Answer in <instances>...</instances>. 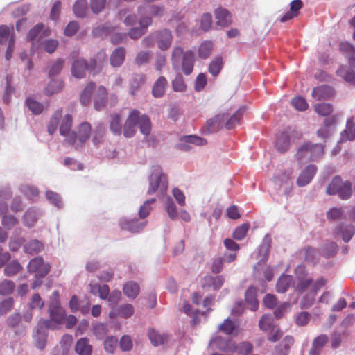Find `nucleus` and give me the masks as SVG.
<instances>
[{
  "instance_id": "f257e3e1",
  "label": "nucleus",
  "mask_w": 355,
  "mask_h": 355,
  "mask_svg": "<svg viewBox=\"0 0 355 355\" xmlns=\"http://www.w3.org/2000/svg\"><path fill=\"white\" fill-rule=\"evenodd\" d=\"M182 59L181 69L185 76L190 75L194 67L195 55L192 51H184L181 46H175L171 53V64L173 69L179 67V60Z\"/></svg>"
},
{
  "instance_id": "f03ea898",
  "label": "nucleus",
  "mask_w": 355,
  "mask_h": 355,
  "mask_svg": "<svg viewBox=\"0 0 355 355\" xmlns=\"http://www.w3.org/2000/svg\"><path fill=\"white\" fill-rule=\"evenodd\" d=\"M62 109L60 108L57 110L51 116L47 125V131L50 135H52L55 132L60 123L59 132L60 135H64L68 131L71 130L73 124L72 116L67 114L62 118Z\"/></svg>"
},
{
  "instance_id": "7ed1b4c3",
  "label": "nucleus",
  "mask_w": 355,
  "mask_h": 355,
  "mask_svg": "<svg viewBox=\"0 0 355 355\" xmlns=\"http://www.w3.org/2000/svg\"><path fill=\"white\" fill-rule=\"evenodd\" d=\"M149 187L147 191L148 195L157 193L158 195L163 196L168 189V180L163 173L160 166H155L152 173L149 177Z\"/></svg>"
},
{
  "instance_id": "20e7f679",
  "label": "nucleus",
  "mask_w": 355,
  "mask_h": 355,
  "mask_svg": "<svg viewBox=\"0 0 355 355\" xmlns=\"http://www.w3.org/2000/svg\"><path fill=\"white\" fill-rule=\"evenodd\" d=\"M329 195H338L342 200L349 199L352 194V183L349 180L343 181L339 175L335 176L327 188Z\"/></svg>"
},
{
  "instance_id": "39448f33",
  "label": "nucleus",
  "mask_w": 355,
  "mask_h": 355,
  "mask_svg": "<svg viewBox=\"0 0 355 355\" xmlns=\"http://www.w3.org/2000/svg\"><path fill=\"white\" fill-rule=\"evenodd\" d=\"M58 292L53 293L52 299L49 307V313L51 318L55 321L56 324H62L65 320V311L60 306L58 300Z\"/></svg>"
},
{
  "instance_id": "423d86ee",
  "label": "nucleus",
  "mask_w": 355,
  "mask_h": 355,
  "mask_svg": "<svg viewBox=\"0 0 355 355\" xmlns=\"http://www.w3.org/2000/svg\"><path fill=\"white\" fill-rule=\"evenodd\" d=\"M326 282L327 281L322 277L314 282L309 293L305 295L300 302L301 309H308L313 304L315 296L318 291L326 284Z\"/></svg>"
},
{
  "instance_id": "0eeeda50",
  "label": "nucleus",
  "mask_w": 355,
  "mask_h": 355,
  "mask_svg": "<svg viewBox=\"0 0 355 355\" xmlns=\"http://www.w3.org/2000/svg\"><path fill=\"white\" fill-rule=\"evenodd\" d=\"M27 268L30 273L37 272V276L40 277H44L50 271V266L45 263L40 257L31 259Z\"/></svg>"
},
{
  "instance_id": "6e6552de",
  "label": "nucleus",
  "mask_w": 355,
  "mask_h": 355,
  "mask_svg": "<svg viewBox=\"0 0 355 355\" xmlns=\"http://www.w3.org/2000/svg\"><path fill=\"white\" fill-rule=\"evenodd\" d=\"M227 118L228 114L222 113L207 120L203 128L204 132L209 134L220 130L224 126L225 121L227 119Z\"/></svg>"
},
{
  "instance_id": "1a4fd4ad",
  "label": "nucleus",
  "mask_w": 355,
  "mask_h": 355,
  "mask_svg": "<svg viewBox=\"0 0 355 355\" xmlns=\"http://www.w3.org/2000/svg\"><path fill=\"white\" fill-rule=\"evenodd\" d=\"M158 48L162 51L168 50L173 42V35L170 30L164 28L154 32Z\"/></svg>"
},
{
  "instance_id": "9d476101",
  "label": "nucleus",
  "mask_w": 355,
  "mask_h": 355,
  "mask_svg": "<svg viewBox=\"0 0 355 355\" xmlns=\"http://www.w3.org/2000/svg\"><path fill=\"white\" fill-rule=\"evenodd\" d=\"M107 90L105 87L101 85L98 87L94 97V107L97 111L105 108L107 100Z\"/></svg>"
},
{
  "instance_id": "9b49d317",
  "label": "nucleus",
  "mask_w": 355,
  "mask_h": 355,
  "mask_svg": "<svg viewBox=\"0 0 355 355\" xmlns=\"http://www.w3.org/2000/svg\"><path fill=\"white\" fill-rule=\"evenodd\" d=\"M88 69L89 64L85 59H76L72 64L71 73L76 78H83Z\"/></svg>"
},
{
  "instance_id": "f8f14e48",
  "label": "nucleus",
  "mask_w": 355,
  "mask_h": 355,
  "mask_svg": "<svg viewBox=\"0 0 355 355\" xmlns=\"http://www.w3.org/2000/svg\"><path fill=\"white\" fill-rule=\"evenodd\" d=\"M168 87L167 79L163 76H159L153 83L152 87V95L156 98L163 97Z\"/></svg>"
},
{
  "instance_id": "ddd939ff",
  "label": "nucleus",
  "mask_w": 355,
  "mask_h": 355,
  "mask_svg": "<svg viewBox=\"0 0 355 355\" xmlns=\"http://www.w3.org/2000/svg\"><path fill=\"white\" fill-rule=\"evenodd\" d=\"M317 171L315 165L310 164L307 166L300 174L297 179V184L299 187H304L308 184L314 177Z\"/></svg>"
},
{
  "instance_id": "4468645a",
  "label": "nucleus",
  "mask_w": 355,
  "mask_h": 355,
  "mask_svg": "<svg viewBox=\"0 0 355 355\" xmlns=\"http://www.w3.org/2000/svg\"><path fill=\"white\" fill-rule=\"evenodd\" d=\"M333 234L335 238L340 235L343 241L347 243L352 238L354 228L351 225L341 224L334 229Z\"/></svg>"
},
{
  "instance_id": "2eb2a0df",
  "label": "nucleus",
  "mask_w": 355,
  "mask_h": 355,
  "mask_svg": "<svg viewBox=\"0 0 355 355\" xmlns=\"http://www.w3.org/2000/svg\"><path fill=\"white\" fill-rule=\"evenodd\" d=\"M146 76L144 73H135L132 75L129 83V93L132 96H135L137 92L145 84Z\"/></svg>"
},
{
  "instance_id": "dca6fc26",
  "label": "nucleus",
  "mask_w": 355,
  "mask_h": 355,
  "mask_svg": "<svg viewBox=\"0 0 355 355\" xmlns=\"http://www.w3.org/2000/svg\"><path fill=\"white\" fill-rule=\"evenodd\" d=\"M137 119V110L130 111L124 125L123 135L125 137H131L135 133V120Z\"/></svg>"
},
{
  "instance_id": "f3484780",
  "label": "nucleus",
  "mask_w": 355,
  "mask_h": 355,
  "mask_svg": "<svg viewBox=\"0 0 355 355\" xmlns=\"http://www.w3.org/2000/svg\"><path fill=\"white\" fill-rule=\"evenodd\" d=\"M334 94L332 87L328 85H322L314 87L312 91V96L317 101L329 98Z\"/></svg>"
},
{
  "instance_id": "a211bd4d",
  "label": "nucleus",
  "mask_w": 355,
  "mask_h": 355,
  "mask_svg": "<svg viewBox=\"0 0 355 355\" xmlns=\"http://www.w3.org/2000/svg\"><path fill=\"white\" fill-rule=\"evenodd\" d=\"M106 57L105 51L98 52L94 58L90 60L89 69L94 71V73L100 72L106 61Z\"/></svg>"
},
{
  "instance_id": "6ab92c4d",
  "label": "nucleus",
  "mask_w": 355,
  "mask_h": 355,
  "mask_svg": "<svg viewBox=\"0 0 355 355\" xmlns=\"http://www.w3.org/2000/svg\"><path fill=\"white\" fill-rule=\"evenodd\" d=\"M294 339L291 336H286L283 340L275 347L276 355H288Z\"/></svg>"
},
{
  "instance_id": "aec40b11",
  "label": "nucleus",
  "mask_w": 355,
  "mask_h": 355,
  "mask_svg": "<svg viewBox=\"0 0 355 355\" xmlns=\"http://www.w3.org/2000/svg\"><path fill=\"white\" fill-rule=\"evenodd\" d=\"M329 338L325 334H321L316 337L312 342L309 350V355H320L322 347L327 343Z\"/></svg>"
},
{
  "instance_id": "412c9836",
  "label": "nucleus",
  "mask_w": 355,
  "mask_h": 355,
  "mask_svg": "<svg viewBox=\"0 0 355 355\" xmlns=\"http://www.w3.org/2000/svg\"><path fill=\"white\" fill-rule=\"evenodd\" d=\"M216 24L221 27H226L231 24V14L225 8H218L215 10Z\"/></svg>"
},
{
  "instance_id": "4be33fe9",
  "label": "nucleus",
  "mask_w": 355,
  "mask_h": 355,
  "mask_svg": "<svg viewBox=\"0 0 355 355\" xmlns=\"http://www.w3.org/2000/svg\"><path fill=\"white\" fill-rule=\"evenodd\" d=\"M96 87L94 82H89L80 95V102L83 105L87 106L91 103L92 96Z\"/></svg>"
},
{
  "instance_id": "5701e85b",
  "label": "nucleus",
  "mask_w": 355,
  "mask_h": 355,
  "mask_svg": "<svg viewBox=\"0 0 355 355\" xmlns=\"http://www.w3.org/2000/svg\"><path fill=\"white\" fill-rule=\"evenodd\" d=\"M146 225V223H140L138 219L123 220L121 222V227L123 230L131 232H137L142 230Z\"/></svg>"
},
{
  "instance_id": "b1692460",
  "label": "nucleus",
  "mask_w": 355,
  "mask_h": 355,
  "mask_svg": "<svg viewBox=\"0 0 355 355\" xmlns=\"http://www.w3.org/2000/svg\"><path fill=\"white\" fill-rule=\"evenodd\" d=\"M135 125H138L142 134L148 135L151 131V122L146 115H141L137 111V119L135 120Z\"/></svg>"
},
{
  "instance_id": "393cba45",
  "label": "nucleus",
  "mask_w": 355,
  "mask_h": 355,
  "mask_svg": "<svg viewBox=\"0 0 355 355\" xmlns=\"http://www.w3.org/2000/svg\"><path fill=\"white\" fill-rule=\"evenodd\" d=\"M125 58V49L123 47L116 48L110 55V64L113 67H120Z\"/></svg>"
},
{
  "instance_id": "a878e982",
  "label": "nucleus",
  "mask_w": 355,
  "mask_h": 355,
  "mask_svg": "<svg viewBox=\"0 0 355 355\" xmlns=\"http://www.w3.org/2000/svg\"><path fill=\"white\" fill-rule=\"evenodd\" d=\"M75 350L78 355H91L92 346L89 345L87 338H82L77 341Z\"/></svg>"
},
{
  "instance_id": "bb28decb",
  "label": "nucleus",
  "mask_w": 355,
  "mask_h": 355,
  "mask_svg": "<svg viewBox=\"0 0 355 355\" xmlns=\"http://www.w3.org/2000/svg\"><path fill=\"white\" fill-rule=\"evenodd\" d=\"M293 277L291 275H282L276 284V291L277 293H286L291 285L293 284Z\"/></svg>"
},
{
  "instance_id": "cd10ccee",
  "label": "nucleus",
  "mask_w": 355,
  "mask_h": 355,
  "mask_svg": "<svg viewBox=\"0 0 355 355\" xmlns=\"http://www.w3.org/2000/svg\"><path fill=\"white\" fill-rule=\"evenodd\" d=\"M340 50L343 53H346L351 66L355 67V49L349 42H342L340 45Z\"/></svg>"
},
{
  "instance_id": "c85d7f7f",
  "label": "nucleus",
  "mask_w": 355,
  "mask_h": 355,
  "mask_svg": "<svg viewBox=\"0 0 355 355\" xmlns=\"http://www.w3.org/2000/svg\"><path fill=\"white\" fill-rule=\"evenodd\" d=\"M64 87V83L60 80L52 79L44 89L47 96H51L60 92Z\"/></svg>"
},
{
  "instance_id": "c756f323",
  "label": "nucleus",
  "mask_w": 355,
  "mask_h": 355,
  "mask_svg": "<svg viewBox=\"0 0 355 355\" xmlns=\"http://www.w3.org/2000/svg\"><path fill=\"white\" fill-rule=\"evenodd\" d=\"M14 39V28L13 26H8L6 25L0 26V44H5Z\"/></svg>"
},
{
  "instance_id": "7c9ffc66",
  "label": "nucleus",
  "mask_w": 355,
  "mask_h": 355,
  "mask_svg": "<svg viewBox=\"0 0 355 355\" xmlns=\"http://www.w3.org/2000/svg\"><path fill=\"white\" fill-rule=\"evenodd\" d=\"M123 293L129 298L135 299L139 293V286L134 282H128L123 286Z\"/></svg>"
},
{
  "instance_id": "2f4dec72",
  "label": "nucleus",
  "mask_w": 355,
  "mask_h": 355,
  "mask_svg": "<svg viewBox=\"0 0 355 355\" xmlns=\"http://www.w3.org/2000/svg\"><path fill=\"white\" fill-rule=\"evenodd\" d=\"M148 335L152 345L154 346L164 344L168 339L166 334H161L153 329L148 331Z\"/></svg>"
},
{
  "instance_id": "473e14b6",
  "label": "nucleus",
  "mask_w": 355,
  "mask_h": 355,
  "mask_svg": "<svg viewBox=\"0 0 355 355\" xmlns=\"http://www.w3.org/2000/svg\"><path fill=\"white\" fill-rule=\"evenodd\" d=\"M290 144L289 135L286 132H282L277 139L276 147L278 151L284 153L288 150Z\"/></svg>"
},
{
  "instance_id": "72a5a7b5",
  "label": "nucleus",
  "mask_w": 355,
  "mask_h": 355,
  "mask_svg": "<svg viewBox=\"0 0 355 355\" xmlns=\"http://www.w3.org/2000/svg\"><path fill=\"white\" fill-rule=\"evenodd\" d=\"M60 325V324H56L55 321L53 320L52 318H50V319L44 320L41 319L38 322L37 326V331L38 334L42 331L46 332V330L47 329H55L58 328V326Z\"/></svg>"
},
{
  "instance_id": "f704fd0d",
  "label": "nucleus",
  "mask_w": 355,
  "mask_h": 355,
  "mask_svg": "<svg viewBox=\"0 0 355 355\" xmlns=\"http://www.w3.org/2000/svg\"><path fill=\"white\" fill-rule=\"evenodd\" d=\"M92 127L87 122L82 123L78 128V139L80 143H85L91 134Z\"/></svg>"
},
{
  "instance_id": "c9c22d12",
  "label": "nucleus",
  "mask_w": 355,
  "mask_h": 355,
  "mask_svg": "<svg viewBox=\"0 0 355 355\" xmlns=\"http://www.w3.org/2000/svg\"><path fill=\"white\" fill-rule=\"evenodd\" d=\"M275 327L274 319L270 315L265 314L259 320V327L263 331H268Z\"/></svg>"
},
{
  "instance_id": "e433bc0d",
  "label": "nucleus",
  "mask_w": 355,
  "mask_h": 355,
  "mask_svg": "<svg viewBox=\"0 0 355 355\" xmlns=\"http://www.w3.org/2000/svg\"><path fill=\"white\" fill-rule=\"evenodd\" d=\"M245 301L251 305V309L255 311L258 307L257 290L254 287H249L245 292Z\"/></svg>"
},
{
  "instance_id": "4c0bfd02",
  "label": "nucleus",
  "mask_w": 355,
  "mask_h": 355,
  "mask_svg": "<svg viewBox=\"0 0 355 355\" xmlns=\"http://www.w3.org/2000/svg\"><path fill=\"white\" fill-rule=\"evenodd\" d=\"M310 143L307 142L302 145L297 150L296 156L300 162L311 160Z\"/></svg>"
},
{
  "instance_id": "58836bf2",
  "label": "nucleus",
  "mask_w": 355,
  "mask_h": 355,
  "mask_svg": "<svg viewBox=\"0 0 355 355\" xmlns=\"http://www.w3.org/2000/svg\"><path fill=\"white\" fill-rule=\"evenodd\" d=\"M44 249V245L38 240H32L24 245L25 252L33 254L41 252Z\"/></svg>"
},
{
  "instance_id": "ea45409f",
  "label": "nucleus",
  "mask_w": 355,
  "mask_h": 355,
  "mask_svg": "<svg viewBox=\"0 0 355 355\" xmlns=\"http://www.w3.org/2000/svg\"><path fill=\"white\" fill-rule=\"evenodd\" d=\"M303 254L304 260L309 262H315L318 260V250L311 246L304 248L300 251Z\"/></svg>"
},
{
  "instance_id": "a19ab883",
  "label": "nucleus",
  "mask_w": 355,
  "mask_h": 355,
  "mask_svg": "<svg viewBox=\"0 0 355 355\" xmlns=\"http://www.w3.org/2000/svg\"><path fill=\"white\" fill-rule=\"evenodd\" d=\"M22 270V266L17 261H12L8 263L4 268V274L11 277L17 275Z\"/></svg>"
},
{
  "instance_id": "79ce46f5",
  "label": "nucleus",
  "mask_w": 355,
  "mask_h": 355,
  "mask_svg": "<svg viewBox=\"0 0 355 355\" xmlns=\"http://www.w3.org/2000/svg\"><path fill=\"white\" fill-rule=\"evenodd\" d=\"M337 75L344 78L347 82H355L354 71L347 66H341L337 70Z\"/></svg>"
},
{
  "instance_id": "37998d69",
  "label": "nucleus",
  "mask_w": 355,
  "mask_h": 355,
  "mask_svg": "<svg viewBox=\"0 0 355 355\" xmlns=\"http://www.w3.org/2000/svg\"><path fill=\"white\" fill-rule=\"evenodd\" d=\"M338 252V245L335 242L326 243L322 248V255L325 258L334 257Z\"/></svg>"
},
{
  "instance_id": "c03bdc74",
  "label": "nucleus",
  "mask_w": 355,
  "mask_h": 355,
  "mask_svg": "<svg viewBox=\"0 0 355 355\" xmlns=\"http://www.w3.org/2000/svg\"><path fill=\"white\" fill-rule=\"evenodd\" d=\"M111 121L110 124V130L114 134L119 135L121 133V118L117 114L110 115Z\"/></svg>"
},
{
  "instance_id": "a18cd8bd",
  "label": "nucleus",
  "mask_w": 355,
  "mask_h": 355,
  "mask_svg": "<svg viewBox=\"0 0 355 355\" xmlns=\"http://www.w3.org/2000/svg\"><path fill=\"white\" fill-rule=\"evenodd\" d=\"M250 225L248 223H243L238 226L232 233L233 239L241 241L243 239L249 230Z\"/></svg>"
},
{
  "instance_id": "49530a36",
  "label": "nucleus",
  "mask_w": 355,
  "mask_h": 355,
  "mask_svg": "<svg viewBox=\"0 0 355 355\" xmlns=\"http://www.w3.org/2000/svg\"><path fill=\"white\" fill-rule=\"evenodd\" d=\"M87 10V2L85 0H78L73 6V12L77 17H85Z\"/></svg>"
},
{
  "instance_id": "de8ad7c7",
  "label": "nucleus",
  "mask_w": 355,
  "mask_h": 355,
  "mask_svg": "<svg viewBox=\"0 0 355 355\" xmlns=\"http://www.w3.org/2000/svg\"><path fill=\"white\" fill-rule=\"evenodd\" d=\"M243 114V111L241 110H237L232 116L230 118L228 117L224 123V126L227 130L232 129L237 123H239L241 116Z\"/></svg>"
},
{
  "instance_id": "09e8293b",
  "label": "nucleus",
  "mask_w": 355,
  "mask_h": 355,
  "mask_svg": "<svg viewBox=\"0 0 355 355\" xmlns=\"http://www.w3.org/2000/svg\"><path fill=\"white\" fill-rule=\"evenodd\" d=\"M223 59L218 57L212 60L209 66V72L214 77L217 76L223 68Z\"/></svg>"
},
{
  "instance_id": "8fccbe9b",
  "label": "nucleus",
  "mask_w": 355,
  "mask_h": 355,
  "mask_svg": "<svg viewBox=\"0 0 355 355\" xmlns=\"http://www.w3.org/2000/svg\"><path fill=\"white\" fill-rule=\"evenodd\" d=\"M37 221V212L33 209L26 211L23 217L24 225L28 227H33Z\"/></svg>"
},
{
  "instance_id": "3c124183",
  "label": "nucleus",
  "mask_w": 355,
  "mask_h": 355,
  "mask_svg": "<svg viewBox=\"0 0 355 355\" xmlns=\"http://www.w3.org/2000/svg\"><path fill=\"white\" fill-rule=\"evenodd\" d=\"M213 44L209 41H205L201 44L198 49V55L200 58H207L211 53Z\"/></svg>"
},
{
  "instance_id": "603ef678",
  "label": "nucleus",
  "mask_w": 355,
  "mask_h": 355,
  "mask_svg": "<svg viewBox=\"0 0 355 355\" xmlns=\"http://www.w3.org/2000/svg\"><path fill=\"white\" fill-rule=\"evenodd\" d=\"M171 84L173 89L177 92H183L187 89L184 78L180 73L176 75L175 78L172 80Z\"/></svg>"
},
{
  "instance_id": "864d4df0",
  "label": "nucleus",
  "mask_w": 355,
  "mask_h": 355,
  "mask_svg": "<svg viewBox=\"0 0 355 355\" xmlns=\"http://www.w3.org/2000/svg\"><path fill=\"white\" fill-rule=\"evenodd\" d=\"M26 103L28 109L34 114H40L44 110V105L33 98H27Z\"/></svg>"
},
{
  "instance_id": "5fc2aeb1",
  "label": "nucleus",
  "mask_w": 355,
  "mask_h": 355,
  "mask_svg": "<svg viewBox=\"0 0 355 355\" xmlns=\"http://www.w3.org/2000/svg\"><path fill=\"white\" fill-rule=\"evenodd\" d=\"M342 139L349 141L355 139V124L353 123L352 119L347 121V130L342 133Z\"/></svg>"
},
{
  "instance_id": "6e6d98bb",
  "label": "nucleus",
  "mask_w": 355,
  "mask_h": 355,
  "mask_svg": "<svg viewBox=\"0 0 355 355\" xmlns=\"http://www.w3.org/2000/svg\"><path fill=\"white\" fill-rule=\"evenodd\" d=\"M15 288V285L12 281L5 279L0 283V295H8L14 291Z\"/></svg>"
},
{
  "instance_id": "4d7b16f0",
  "label": "nucleus",
  "mask_w": 355,
  "mask_h": 355,
  "mask_svg": "<svg viewBox=\"0 0 355 355\" xmlns=\"http://www.w3.org/2000/svg\"><path fill=\"white\" fill-rule=\"evenodd\" d=\"M314 110L320 116H327L333 112V107L330 103H318L314 106Z\"/></svg>"
},
{
  "instance_id": "13d9d810",
  "label": "nucleus",
  "mask_w": 355,
  "mask_h": 355,
  "mask_svg": "<svg viewBox=\"0 0 355 355\" xmlns=\"http://www.w3.org/2000/svg\"><path fill=\"white\" fill-rule=\"evenodd\" d=\"M311 160H316L320 158L324 153V146L320 144H310Z\"/></svg>"
},
{
  "instance_id": "bf43d9fd",
  "label": "nucleus",
  "mask_w": 355,
  "mask_h": 355,
  "mask_svg": "<svg viewBox=\"0 0 355 355\" xmlns=\"http://www.w3.org/2000/svg\"><path fill=\"white\" fill-rule=\"evenodd\" d=\"M151 58V54L146 51L139 52L135 59V63L138 66H141L148 63Z\"/></svg>"
},
{
  "instance_id": "052dcab7",
  "label": "nucleus",
  "mask_w": 355,
  "mask_h": 355,
  "mask_svg": "<svg viewBox=\"0 0 355 355\" xmlns=\"http://www.w3.org/2000/svg\"><path fill=\"white\" fill-rule=\"evenodd\" d=\"M118 339L114 336L107 337L104 342V348L108 353H114L117 347Z\"/></svg>"
},
{
  "instance_id": "680f3d73",
  "label": "nucleus",
  "mask_w": 355,
  "mask_h": 355,
  "mask_svg": "<svg viewBox=\"0 0 355 355\" xmlns=\"http://www.w3.org/2000/svg\"><path fill=\"white\" fill-rule=\"evenodd\" d=\"M291 304L287 302H284L282 304L277 306L274 311V315L277 319L282 318L286 313L291 309Z\"/></svg>"
},
{
  "instance_id": "e2e57ef3",
  "label": "nucleus",
  "mask_w": 355,
  "mask_h": 355,
  "mask_svg": "<svg viewBox=\"0 0 355 355\" xmlns=\"http://www.w3.org/2000/svg\"><path fill=\"white\" fill-rule=\"evenodd\" d=\"M165 208L168 216L172 220H175L178 217L176 206L171 198H168L165 203Z\"/></svg>"
},
{
  "instance_id": "0e129e2a",
  "label": "nucleus",
  "mask_w": 355,
  "mask_h": 355,
  "mask_svg": "<svg viewBox=\"0 0 355 355\" xmlns=\"http://www.w3.org/2000/svg\"><path fill=\"white\" fill-rule=\"evenodd\" d=\"M236 325L234 322L230 319H225L223 322L219 325V329L227 335H230L235 330Z\"/></svg>"
},
{
  "instance_id": "69168bd1",
  "label": "nucleus",
  "mask_w": 355,
  "mask_h": 355,
  "mask_svg": "<svg viewBox=\"0 0 355 355\" xmlns=\"http://www.w3.org/2000/svg\"><path fill=\"white\" fill-rule=\"evenodd\" d=\"M291 103L293 106L299 111L306 110L309 105L305 98L301 96H296L292 99Z\"/></svg>"
},
{
  "instance_id": "338daca9",
  "label": "nucleus",
  "mask_w": 355,
  "mask_h": 355,
  "mask_svg": "<svg viewBox=\"0 0 355 355\" xmlns=\"http://www.w3.org/2000/svg\"><path fill=\"white\" fill-rule=\"evenodd\" d=\"M268 331L269 333L267 336V339L272 343L279 341L283 336L282 330L276 326Z\"/></svg>"
},
{
  "instance_id": "774afa93",
  "label": "nucleus",
  "mask_w": 355,
  "mask_h": 355,
  "mask_svg": "<svg viewBox=\"0 0 355 355\" xmlns=\"http://www.w3.org/2000/svg\"><path fill=\"white\" fill-rule=\"evenodd\" d=\"M253 350L252 345L249 342L241 343L234 349V351L243 355H248Z\"/></svg>"
}]
</instances>
